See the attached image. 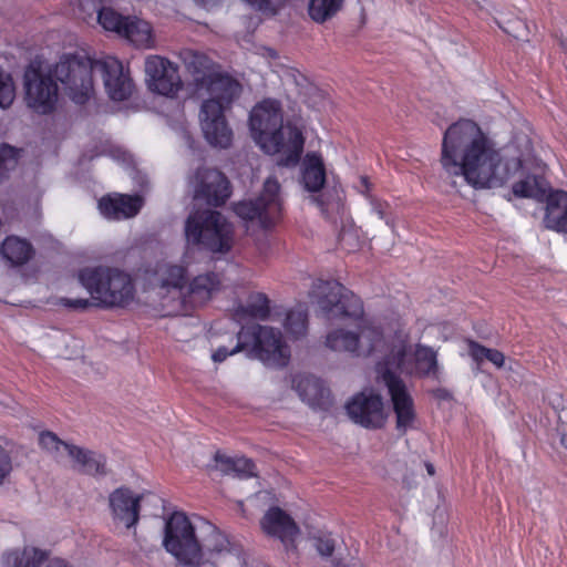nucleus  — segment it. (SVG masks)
Listing matches in <instances>:
<instances>
[{
	"label": "nucleus",
	"mask_w": 567,
	"mask_h": 567,
	"mask_svg": "<svg viewBox=\"0 0 567 567\" xmlns=\"http://www.w3.org/2000/svg\"><path fill=\"white\" fill-rule=\"evenodd\" d=\"M189 244L212 252L226 254L233 246V227L217 210H203L189 215L185 223Z\"/></svg>",
	"instance_id": "nucleus-9"
},
{
	"label": "nucleus",
	"mask_w": 567,
	"mask_h": 567,
	"mask_svg": "<svg viewBox=\"0 0 567 567\" xmlns=\"http://www.w3.org/2000/svg\"><path fill=\"white\" fill-rule=\"evenodd\" d=\"M350 419L367 429H381L386 420L382 396L364 392L355 394L346 405Z\"/></svg>",
	"instance_id": "nucleus-18"
},
{
	"label": "nucleus",
	"mask_w": 567,
	"mask_h": 567,
	"mask_svg": "<svg viewBox=\"0 0 567 567\" xmlns=\"http://www.w3.org/2000/svg\"><path fill=\"white\" fill-rule=\"evenodd\" d=\"M96 59L85 52L63 53L53 65L52 73L66 95L75 104L83 105L94 95L93 71H99Z\"/></svg>",
	"instance_id": "nucleus-8"
},
{
	"label": "nucleus",
	"mask_w": 567,
	"mask_h": 567,
	"mask_svg": "<svg viewBox=\"0 0 567 567\" xmlns=\"http://www.w3.org/2000/svg\"><path fill=\"white\" fill-rule=\"evenodd\" d=\"M487 361L493 363L496 368L501 369L505 364V355L502 351L497 349H491L487 355Z\"/></svg>",
	"instance_id": "nucleus-44"
},
{
	"label": "nucleus",
	"mask_w": 567,
	"mask_h": 567,
	"mask_svg": "<svg viewBox=\"0 0 567 567\" xmlns=\"http://www.w3.org/2000/svg\"><path fill=\"white\" fill-rule=\"evenodd\" d=\"M513 194L520 198H535L540 193V187L536 176H528L513 184Z\"/></svg>",
	"instance_id": "nucleus-37"
},
{
	"label": "nucleus",
	"mask_w": 567,
	"mask_h": 567,
	"mask_svg": "<svg viewBox=\"0 0 567 567\" xmlns=\"http://www.w3.org/2000/svg\"><path fill=\"white\" fill-rule=\"evenodd\" d=\"M212 538L215 539V544L209 545L210 550L220 553L227 549L229 543L220 532L214 529L212 533Z\"/></svg>",
	"instance_id": "nucleus-43"
},
{
	"label": "nucleus",
	"mask_w": 567,
	"mask_h": 567,
	"mask_svg": "<svg viewBox=\"0 0 567 567\" xmlns=\"http://www.w3.org/2000/svg\"><path fill=\"white\" fill-rule=\"evenodd\" d=\"M215 461L224 474H234L239 478L257 476L256 464L247 457H229L219 452L215 454Z\"/></svg>",
	"instance_id": "nucleus-29"
},
{
	"label": "nucleus",
	"mask_w": 567,
	"mask_h": 567,
	"mask_svg": "<svg viewBox=\"0 0 567 567\" xmlns=\"http://www.w3.org/2000/svg\"><path fill=\"white\" fill-rule=\"evenodd\" d=\"M142 206L143 199L138 195H105L99 200L101 214L114 220L134 217L140 213Z\"/></svg>",
	"instance_id": "nucleus-21"
},
{
	"label": "nucleus",
	"mask_w": 567,
	"mask_h": 567,
	"mask_svg": "<svg viewBox=\"0 0 567 567\" xmlns=\"http://www.w3.org/2000/svg\"><path fill=\"white\" fill-rule=\"evenodd\" d=\"M446 394H447L446 390H443V389H437V390L435 391V395H436L437 398H441V399L446 398Z\"/></svg>",
	"instance_id": "nucleus-49"
},
{
	"label": "nucleus",
	"mask_w": 567,
	"mask_h": 567,
	"mask_svg": "<svg viewBox=\"0 0 567 567\" xmlns=\"http://www.w3.org/2000/svg\"><path fill=\"white\" fill-rule=\"evenodd\" d=\"M105 90L111 100L122 102L131 97L134 83L128 68L114 56H104L97 61Z\"/></svg>",
	"instance_id": "nucleus-17"
},
{
	"label": "nucleus",
	"mask_w": 567,
	"mask_h": 567,
	"mask_svg": "<svg viewBox=\"0 0 567 567\" xmlns=\"http://www.w3.org/2000/svg\"><path fill=\"white\" fill-rule=\"evenodd\" d=\"M292 386L310 406L327 410L330 405V390L320 379L310 374H297L292 379Z\"/></svg>",
	"instance_id": "nucleus-22"
},
{
	"label": "nucleus",
	"mask_w": 567,
	"mask_h": 567,
	"mask_svg": "<svg viewBox=\"0 0 567 567\" xmlns=\"http://www.w3.org/2000/svg\"><path fill=\"white\" fill-rule=\"evenodd\" d=\"M16 97V85L13 78L0 66V107L8 109Z\"/></svg>",
	"instance_id": "nucleus-36"
},
{
	"label": "nucleus",
	"mask_w": 567,
	"mask_h": 567,
	"mask_svg": "<svg viewBox=\"0 0 567 567\" xmlns=\"http://www.w3.org/2000/svg\"><path fill=\"white\" fill-rule=\"evenodd\" d=\"M49 558V551L35 547L6 551L1 557L2 567H40Z\"/></svg>",
	"instance_id": "nucleus-27"
},
{
	"label": "nucleus",
	"mask_w": 567,
	"mask_h": 567,
	"mask_svg": "<svg viewBox=\"0 0 567 567\" xmlns=\"http://www.w3.org/2000/svg\"><path fill=\"white\" fill-rule=\"evenodd\" d=\"M327 181L326 166L322 156L319 153L310 152L307 153L300 174V184L303 189L308 193H319Z\"/></svg>",
	"instance_id": "nucleus-23"
},
{
	"label": "nucleus",
	"mask_w": 567,
	"mask_h": 567,
	"mask_svg": "<svg viewBox=\"0 0 567 567\" xmlns=\"http://www.w3.org/2000/svg\"><path fill=\"white\" fill-rule=\"evenodd\" d=\"M301 116L285 118L284 104L275 97H264L249 112L248 125L255 143L267 155H278L277 165L296 167L305 151L306 137Z\"/></svg>",
	"instance_id": "nucleus-4"
},
{
	"label": "nucleus",
	"mask_w": 567,
	"mask_h": 567,
	"mask_svg": "<svg viewBox=\"0 0 567 567\" xmlns=\"http://www.w3.org/2000/svg\"><path fill=\"white\" fill-rule=\"evenodd\" d=\"M179 58L188 73L194 76L196 86L209 95L200 109L202 130L206 141L215 147H229L233 131L225 112L239 97L240 83L233 76L218 72V64L203 52L184 49L179 52Z\"/></svg>",
	"instance_id": "nucleus-3"
},
{
	"label": "nucleus",
	"mask_w": 567,
	"mask_h": 567,
	"mask_svg": "<svg viewBox=\"0 0 567 567\" xmlns=\"http://www.w3.org/2000/svg\"><path fill=\"white\" fill-rule=\"evenodd\" d=\"M128 17H124L109 7H102L97 13V21L106 31H112L122 37Z\"/></svg>",
	"instance_id": "nucleus-34"
},
{
	"label": "nucleus",
	"mask_w": 567,
	"mask_h": 567,
	"mask_svg": "<svg viewBox=\"0 0 567 567\" xmlns=\"http://www.w3.org/2000/svg\"><path fill=\"white\" fill-rule=\"evenodd\" d=\"M196 198L214 207L223 206L231 195V185L224 173L216 168L199 167L196 171Z\"/></svg>",
	"instance_id": "nucleus-16"
},
{
	"label": "nucleus",
	"mask_w": 567,
	"mask_h": 567,
	"mask_svg": "<svg viewBox=\"0 0 567 567\" xmlns=\"http://www.w3.org/2000/svg\"><path fill=\"white\" fill-rule=\"evenodd\" d=\"M260 527L268 537L279 539L287 551L297 549L296 538L300 534V528L280 507H269L260 519Z\"/></svg>",
	"instance_id": "nucleus-19"
},
{
	"label": "nucleus",
	"mask_w": 567,
	"mask_h": 567,
	"mask_svg": "<svg viewBox=\"0 0 567 567\" xmlns=\"http://www.w3.org/2000/svg\"><path fill=\"white\" fill-rule=\"evenodd\" d=\"M163 546L182 565L198 567L203 561V550L195 528L183 512L175 511L167 517Z\"/></svg>",
	"instance_id": "nucleus-10"
},
{
	"label": "nucleus",
	"mask_w": 567,
	"mask_h": 567,
	"mask_svg": "<svg viewBox=\"0 0 567 567\" xmlns=\"http://www.w3.org/2000/svg\"><path fill=\"white\" fill-rule=\"evenodd\" d=\"M440 163L450 177H463L475 189L498 183L502 155L495 143L472 120H460L444 132Z\"/></svg>",
	"instance_id": "nucleus-2"
},
{
	"label": "nucleus",
	"mask_w": 567,
	"mask_h": 567,
	"mask_svg": "<svg viewBox=\"0 0 567 567\" xmlns=\"http://www.w3.org/2000/svg\"><path fill=\"white\" fill-rule=\"evenodd\" d=\"M122 37L137 47H150L153 42L152 27L144 20L131 19L128 17Z\"/></svg>",
	"instance_id": "nucleus-32"
},
{
	"label": "nucleus",
	"mask_w": 567,
	"mask_h": 567,
	"mask_svg": "<svg viewBox=\"0 0 567 567\" xmlns=\"http://www.w3.org/2000/svg\"><path fill=\"white\" fill-rule=\"evenodd\" d=\"M332 566L333 567H358V565L355 563L343 564L340 559L332 560Z\"/></svg>",
	"instance_id": "nucleus-46"
},
{
	"label": "nucleus",
	"mask_w": 567,
	"mask_h": 567,
	"mask_svg": "<svg viewBox=\"0 0 567 567\" xmlns=\"http://www.w3.org/2000/svg\"><path fill=\"white\" fill-rule=\"evenodd\" d=\"M270 300L264 292H252L245 305H239L234 310V318L238 321L254 319L266 321L270 317Z\"/></svg>",
	"instance_id": "nucleus-26"
},
{
	"label": "nucleus",
	"mask_w": 567,
	"mask_h": 567,
	"mask_svg": "<svg viewBox=\"0 0 567 567\" xmlns=\"http://www.w3.org/2000/svg\"><path fill=\"white\" fill-rule=\"evenodd\" d=\"M408 355V348L401 344L396 349H391L384 359L375 364V372L388 388L393 412L395 414V427L401 435L413 427L416 420L414 400L409 392L404 381L393 371L402 369Z\"/></svg>",
	"instance_id": "nucleus-7"
},
{
	"label": "nucleus",
	"mask_w": 567,
	"mask_h": 567,
	"mask_svg": "<svg viewBox=\"0 0 567 567\" xmlns=\"http://www.w3.org/2000/svg\"><path fill=\"white\" fill-rule=\"evenodd\" d=\"M309 296L327 320L361 321L358 324L359 333L342 328L330 331L324 346L331 351L371 357L388 348L382 329L363 321L364 308L361 298L341 282L318 279L313 281Z\"/></svg>",
	"instance_id": "nucleus-1"
},
{
	"label": "nucleus",
	"mask_w": 567,
	"mask_h": 567,
	"mask_svg": "<svg viewBox=\"0 0 567 567\" xmlns=\"http://www.w3.org/2000/svg\"><path fill=\"white\" fill-rule=\"evenodd\" d=\"M371 189L372 184L370 183L369 178L367 176H361L359 186L360 193L370 200V203L373 205L380 217L383 218L384 213L382 210V204L371 195Z\"/></svg>",
	"instance_id": "nucleus-40"
},
{
	"label": "nucleus",
	"mask_w": 567,
	"mask_h": 567,
	"mask_svg": "<svg viewBox=\"0 0 567 567\" xmlns=\"http://www.w3.org/2000/svg\"><path fill=\"white\" fill-rule=\"evenodd\" d=\"M141 495L125 486L113 491L109 496L110 508L114 519L125 524L127 528L134 526L140 519Z\"/></svg>",
	"instance_id": "nucleus-20"
},
{
	"label": "nucleus",
	"mask_w": 567,
	"mask_h": 567,
	"mask_svg": "<svg viewBox=\"0 0 567 567\" xmlns=\"http://www.w3.org/2000/svg\"><path fill=\"white\" fill-rule=\"evenodd\" d=\"M147 87L151 92L166 97H176L184 83L177 64L167 58L154 54L145 59Z\"/></svg>",
	"instance_id": "nucleus-13"
},
{
	"label": "nucleus",
	"mask_w": 567,
	"mask_h": 567,
	"mask_svg": "<svg viewBox=\"0 0 567 567\" xmlns=\"http://www.w3.org/2000/svg\"><path fill=\"white\" fill-rule=\"evenodd\" d=\"M488 352L489 348L474 340L468 341V353L477 364H481L484 360H487Z\"/></svg>",
	"instance_id": "nucleus-42"
},
{
	"label": "nucleus",
	"mask_w": 567,
	"mask_h": 567,
	"mask_svg": "<svg viewBox=\"0 0 567 567\" xmlns=\"http://www.w3.org/2000/svg\"><path fill=\"white\" fill-rule=\"evenodd\" d=\"M287 336L291 340H299L306 337L309 327L308 309L305 305H297L286 312L282 322Z\"/></svg>",
	"instance_id": "nucleus-30"
},
{
	"label": "nucleus",
	"mask_w": 567,
	"mask_h": 567,
	"mask_svg": "<svg viewBox=\"0 0 567 567\" xmlns=\"http://www.w3.org/2000/svg\"><path fill=\"white\" fill-rule=\"evenodd\" d=\"M39 444L48 452H59L63 447L74 461L78 470L89 475H105L106 458L104 455L62 441L55 433L43 431L39 435Z\"/></svg>",
	"instance_id": "nucleus-14"
},
{
	"label": "nucleus",
	"mask_w": 567,
	"mask_h": 567,
	"mask_svg": "<svg viewBox=\"0 0 567 567\" xmlns=\"http://www.w3.org/2000/svg\"><path fill=\"white\" fill-rule=\"evenodd\" d=\"M281 186L276 177H268L258 197L234 204V213L246 221L258 220L262 229H270L282 218Z\"/></svg>",
	"instance_id": "nucleus-11"
},
{
	"label": "nucleus",
	"mask_w": 567,
	"mask_h": 567,
	"mask_svg": "<svg viewBox=\"0 0 567 567\" xmlns=\"http://www.w3.org/2000/svg\"><path fill=\"white\" fill-rule=\"evenodd\" d=\"M0 254L10 266L20 267L34 257L35 249L28 239L10 235L2 241Z\"/></svg>",
	"instance_id": "nucleus-25"
},
{
	"label": "nucleus",
	"mask_w": 567,
	"mask_h": 567,
	"mask_svg": "<svg viewBox=\"0 0 567 567\" xmlns=\"http://www.w3.org/2000/svg\"><path fill=\"white\" fill-rule=\"evenodd\" d=\"M23 89L25 103L33 112L49 115L55 111L59 86L52 69L44 72L41 63H29L23 72Z\"/></svg>",
	"instance_id": "nucleus-12"
},
{
	"label": "nucleus",
	"mask_w": 567,
	"mask_h": 567,
	"mask_svg": "<svg viewBox=\"0 0 567 567\" xmlns=\"http://www.w3.org/2000/svg\"><path fill=\"white\" fill-rule=\"evenodd\" d=\"M344 0H310L308 4V14L317 23L336 17L343 8Z\"/></svg>",
	"instance_id": "nucleus-31"
},
{
	"label": "nucleus",
	"mask_w": 567,
	"mask_h": 567,
	"mask_svg": "<svg viewBox=\"0 0 567 567\" xmlns=\"http://www.w3.org/2000/svg\"><path fill=\"white\" fill-rule=\"evenodd\" d=\"M316 203L321 208L322 212L327 210V205L322 198L317 197Z\"/></svg>",
	"instance_id": "nucleus-48"
},
{
	"label": "nucleus",
	"mask_w": 567,
	"mask_h": 567,
	"mask_svg": "<svg viewBox=\"0 0 567 567\" xmlns=\"http://www.w3.org/2000/svg\"><path fill=\"white\" fill-rule=\"evenodd\" d=\"M315 548L322 557H330L336 549V540L330 533H318L312 537Z\"/></svg>",
	"instance_id": "nucleus-38"
},
{
	"label": "nucleus",
	"mask_w": 567,
	"mask_h": 567,
	"mask_svg": "<svg viewBox=\"0 0 567 567\" xmlns=\"http://www.w3.org/2000/svg\"><path fill=\"white\" fill-rule=\"evenodd\" d=\"M223 288V276L216 271H206L188 280L179 300V312L192 315L196 309L206 306Z\"/></svg>",
	"instance_id": "nucleus-15"
},
{
	"label": "nucleus",
	"mask_w": 567,
	"mask_h": 567,
	"mask_svg": "<svg viewBox=\"0 0 567 567\" xmlns=\"http://www.w3.org/2000/svg\"><path fill=\"white\" fill-rule=\"evenodd\" d=\"M187 267L182 265H167L162 276V287L178 290L179 299L187 285Z\"/></svg>",
	"instance_id": "nucleus-33"
},
{
	"label": "nucleus",
	"mask_w": 567,
	"mask_h": 567,
	"mask_svg": "<svg viewBox=\"0 0 567 567\" xmlns=\"http://www.w3.org/2000/svg\"><path fill=\"white\" fill-rule=\"evenodd\" d=\"M544 221L548 229L567 234V192L557 189L549 193Z\"/></svg>",
	"instance_id": "nucleus-24"
},
{
	"label": "nucleus",
	"mask_w": 567,
	"mask_h": 567,
	"mask_svg": "<svg viewBox=\"0 0 567 567\" xmlns=\"http://www.w3.org/2000/svg\"><path fill=\"white\" fill-rule=\"evenodd\" d=\"M415 375L419 378H432L439 380L440 367L437 353L425 344H416L414 350Z\"/></svg>",
	"instance_id": "nucleus-28"
},
{
	"label": "nucleus",
	"mask_w": 567,
	"mask_h": 567,
	"mask_svg": "<svg viewBox=\"0 0 567 567\" xmlns=\"http://www.w3.org/2000/svg\"><path fill=\"white\" fill-rule=\"evenodd\" d=\"M243 350H249L254 358L268 367L285 368L290 361V348L285 342L281 331L256 322L243 324L237 333L236 346L230 350L227 347H218L212 359L214 362H223Z\"/></svg>",
	"instance_id": "nucleus-6"
},
{
	"label": "nucleus",
	"mask_w": 567,
	"mask_h": 567,
	"mask_svg": "<svg viewBox=\"0 0 567 567\" xmlns=\"http://www.w3.org/2000/svg\"><path fill=\"white\" fill-rule=\"evenodd\" d=\"M47 567H73L68 560L63 558H53L49 561Z\"/></svg>",
	"instance_id": "nucleus-45"
},
{
	"label": "nucleus",
	"mask_w": 567,
	"mask_h": 567,
	"mask_svg": "<svg viewBox=\"0 0 567 567\" xmlns=\"http://www.w3.org/2000/svg\"><path fill=\"white\" fill-rule=\"evenodd\" d=\"M12 457L10 453L0 444V485L12 472Z\"/></svg>",
	"instance_id": "nucleus-41"
},
{
	"label": "nucleus",
	"mask_w": 567,
	"mask_h": 567,
	"mask_svg": "<svg viewBox=\"0 0 567 567\" xmlns=\"http://www.w3.org/2000/svg\"><path fill=\"white\" fill-rule=\"evenodd\" d=\"M79 281L90 292L93 301L86 298H66L58 305L75 311H83L92 306L104 309L124 308L135 295L131 276L120 269L110 267H86L79 271Z\"/></svg>",
	"instance_id": "nucleus-5"
},
{
	"label": "nucleus",
	"mask_w": 567,
	"mask_h": 567,
	"mask_svg": "<svg viewBox=\"0 0 567 567\" xmlns=\"http://www.w3.org/2000/svg\"><path fill=\"white\" fill-rule=\"evenodd\" d=\"M255 9L265 12L276 14L280 8H282L288 0H245Z\"/></svg>",
	"instance_id": "nucleus-39"
},
{
	"label": "nucleus",
	"mask_w": 567,
	"mask_h": 567,
	"mask_svg": "<svg viewBox=\"0 0 567 567\" xmlns=\"http://www.w3.org/2000/svg\"><path fill=\"white\" fill-rule=\"evenodd\" d=\"M20 151L9 144L0 146V184L9 176V172L18 165Z\"/></svg>",
	"instance_id": "nucleus-35"
},
{
	"label": "nucleus",
	"mask_w": 567,
	"mask_h": 567,
	"mask_svg": "<svg viewBox=\"0 0 567 567\" xmlns=\"http://www.w3.org/2000/svg\"><path fill=\"white\" fill-rule=\"evenodd\" d=\"M425 468L430 476H433L435 474V467L431 462H425Z\"/></svg>",
	"instance_id": "nucleus-47"
}]
</instances>
